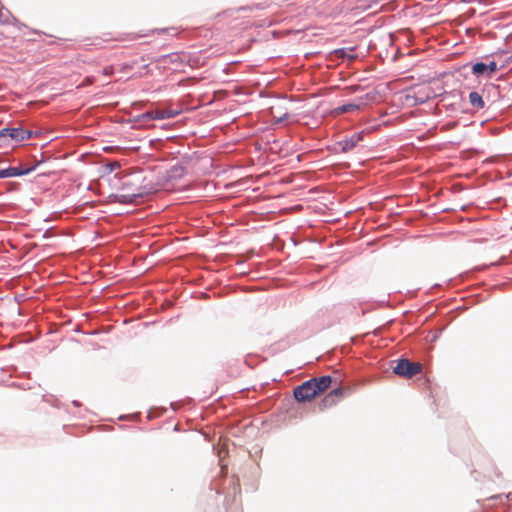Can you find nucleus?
Segmentation results:
<instances>
[{
	"label": "nucleus",
	"instance_id": "1",
	"mask_svg": "<svg viewBox=\"0 0 512 512\" xmlns=\"http://www.w3.org/2000/svg\"><path fill=\"white\" fill-rule=\"evenodd\" d=\"M139 176H133L123 181V194L118 196V201L122 204H138L144 197L153 192V187L146 185H137Z\"/></svg>",
	"mask_w": 512,
	"mask_h": 512
},
{
	"label": "nucleus",
	"instance_id": "2",
	"mask_svg": "<svg viewBox=\"0 0 512 512\" xmlns=\"http://www.w3.org/2000/svg\"><path fill=\"white\" fill-rule=\"evenodd\" d=\"M393 371L399 376L411 378L422 371V364L419 362H411L408 359H401L397 362Z\"/></svg>",
	"mask_w": 512,
	"mask_h": 512
},
{
	"label": "nucleus",
	"instance_id": "3",
	"mask_svg": "<svg viewBox=\"0 0 512 512\" xmlns=\"http://www.w3.org/2000/svg\"><path fill=\"white\" fill-rule=\"evenodd\" d=\"M32 131L22 127H5L0 130V139L9 137L14 142H23L32 137Z\"/></svg>",
	"mask_w": 512,
	"mask_h": 512
},
{
	"label": "nucleus",
	"instance_id": "4",
	"mask_svg": "<svg viewBox=\"0 0 512 512\" xmlns=\"http://www.w3.org/2000/svg\"><path fill=\"white\" fill-rule=\"evenodd\" d=\"M294 398L300 403H305L319 395L311 380L305 381L294 389Z\"/></svg>",
	"mask_w": 512,
	"mask_h": 512
},
{
	"label": "nucleus",
	"instance_id": "5",
	"mask_svg": "<svg viewBox=\"0 0 512 512\" xmlns=\"http://www.w3.org/2000/svg\"><path fill=\"white\" fill-rule=\"evenodd\" d=\"M35 168H36V165L29 166V167L17 166V167H8V168L0 169V179L27 175V174L31 173L32 171H34Z\"/></svg>",
	"mask_w": 512,
	"mask_h": 512
},
{
	"label": "nucleus",
	"instance_id": "6",
	"mask_svg": "<svg viewBox=\"0 0 512 512\" xmlns=\"http://www.w3.org/2000/svg\"><path fill=\"white\" fill-rule=\"evenodd\" d=\"M157 61L166 62L169 64H178V63H188L190 62V58L185 53H171L168 55H163Z\"/></svg>",
	"mask_w": 512,
	"mask_h": 512
},
{
	"label": "nucleus",
	"instance_id": "7",
	"mask_svg": "<svg viewBox=\"0 0 512 512\" xmlns=\"http://www.w3.org/2000/svg\"><path fill=\"white\" fill-rule=\"evenodd\" d=\"M313 386L315 387L318 394L323 393L327 388L330 387L332 383V377L329 375H324L317 378L310 379Z\"/></svg>",
	"mask_w": 512,
	"mask_h": 512
},
{
	"label": "nucleus",
	"instance_id": "8",
	"mask_svg": "<svg viewBox=\"0 0 512 512\" xmlns=\"http://www.w3.org/2000/svg\"><path fill=\"white\" fill-rule=\"evenodd\" d=\"M342 395V392L340 389H334L331 391L328 395L324 397V399L321 402L320 408L324 409L327 407H330L335 404L337 399Z\"/></svg>",
	"mask_w": 512,
	"mask_h": 512
},
{
	"label": "nucleus",
	"instance_id": "9",
	"mask_svg": "<svg viewBox=\"0 0 512 512\" xmlns=\"http://www.w3.org/2000/svg\"><path fill=\"white\" fill-rule=\"evenodd\" d=\"M497 67L498 66H472V72L477 77L485 75L487 78H490L498 70Z\"/></svg>",
	"mask_w": 512,
	"mask_h": 512
},
{
	"label": "nucleus",
	"instance_id": "10",
	"mask_svg": "<svg viewBox=\"0 0 512 512\" xmlns=\"http://www.w3.org/2000/svg\"><path fill=\"white\" fill-rule=\"evenodd\" d=\"M185 168L181 164H175L167 170L169 180H177L183 177Z\"/></svg>",
	"mask_w": 512,
	"mask_h": 512
},
{
	"label": "nucleus",
	"instance_id": "11",
	"mask_svg": "<svg viewBox=\"0 0 512 512\" xmlns=\"http://www.w3.org/2000/svg\"><path fill=\"white\" fill-rule=\"evenodd\" d=\"M178 111L168 110V109H158L155 110V118L157 120L171 119L178 115Z\"/></svg>",
	"mask_w": 512,
	"mask_h": 512
},
{
	"label": "nucleus",
	"instance_id": "12",
	"mask_svg": "<svg viewBox=\"0 0 512 512\" xmlns=\"http://www.w3.org/2000/svg\"><path fill=\"white\" fill-rule=\"evenodd\" d=\"M470 104L476 109H482L484 107V101L481 95L477 92H471L469 94Z\"/></svg>",
	"mask_w": 512,
	"mask_h": 512
},
{
	"label": "nucleus",
	"instance_id": "13",
	"mask_svg": "<svg viewBox=\"0 0 512 512\" xmlns=\"http://www.w3.org/2000/svg\"><path fill=\"white\" fill-rule=\"evenodd\" d=\"M138 120L143 122V123H146V122L151 121V120H157L155 118V110L146 111L145 113L141 114L138 117Z\"/></svg>",
	"mask_w": 512,
	"mask_h": 512
},
{
	"label": "nucleus",
	"instance_id": "14",
	"mask_svg": "<svg viewBox=\"0 0 512 512\" xmlns=\"http://www.w3.org/2000/svg\"><path fill=\"white\" fill-rule=\"evenodd\" d=\"M277 109V107H271V114L273 115V117L276 119V123H283L285 121H287L289 119V114L288 113H283L281 114L279 117L276 116L275 114V110Z\"/></svg>",
	"mask_w": 512,
	"mask_h": 512
},
{
	"label": "nucleus",
	"instance_id": "15",
	"mask_svg": "<svg viewBox=\"0 0 512 512\" xmlns=\"http://www.w3.org/2000/svg\"><path fill=\"white\" fill-rule=\"evenodd\" d=\"M166 411V408H153L149 411L148 417L153 418L156 416H161Z\"/></svg>",
	"mask_w": 512,
	"mask_h": 512
},
{
	"label": "nucleus",
	"instance_id": "16",
	"mask_svg": "<svg viewBox=\"0 0 512 512\" xmlns=\"http://www.w3.org/2000/svg\"><path fill=\"white\" fill-rule=\"evenodd\" d=\"M352 108V103H347L345 105H342L336 109L339 113H344L349 111Z\"/></svg>",
	"mask_w": 512,
	"mask_h": 512
},
{
	"label": "nucleus",
	"instance_id": "17",
	"mask_svg": "<svg viewBox=\"0 0 512 512\" xmlns=\"http://www.w3.org/2000/svg\"><path fill=\"white\" fill-rule=\"evenodd\" d=\"M113 70H114V66L112 65H109V66H104L103 67V74L106 75V76H109L113 73Z\"/></svg>",
	"mask_w": 512,
	"mask_h": 512
},
{
	"label": "nucleus",
	"instance_id": "18",
	"mask_svg": "<svg viewBox=\"0 0 512 512\" xmlns=\"http://www.w3.org/2000/svg\"><path fill=\"white\" fill-rule=\"evenodd\" d=\"M352 148V139L351 140H345L344 145L342 146L343 151L350 150Z\"/></svg>",
	"mask_w": 512,
	"mask_h": 512
},
{
	"label": "nucleus",
	"instance_id": "19",
	"mask_svg": "<svg viewBox=\"0 0 512 512\" xmlns=\"http://www.w3.org/2000/svg\"><path fill=\"white\" fill-rule=\"evenodd\" d=\"M353 59H354V61H357V60L361 61L362 60V58H360L358 54H355L353 56Z\"/></svg>",
	"mask_w": 512,
	"mask_h": 512
},
{
	"label": "nucleus",
	"instance_id": "20",
	"mask_svg": "<svg viewBox=\"0 0 512 512\" xmlns=\"http://www.w3.org/2000/svg\"><path fill=\"white\" fill-rule=\"evenodd\" d=\"M72 404H73L74 406H76V407H79V406L81 405V404H80V402H79V401H76V400H75V401H73V402H72Z\"/></svg>",
	"mask_w": 512,
	"mask_h": 512
},
{
	"label": "nucleus",
	"instance_id": "21",
	"mask_svg": "<svg viewBox=\"0 0 512 512\" xmlns=\"http://www.w3.org/2000/svg\"><path fill=\"white\" fill-rule=\"evenodd\" d=\"M170 406H171V408H172V409L176 410V403L172 402V403L170 404Z\"/></svg>",
	"mask_w": 512,
	"mask_h": 512
},
{
	"label": "nucleus",
	"instance_id": "22",
	"mask_svg": "<svg viewBox=\"0 0 512 512\" xmlns=\"http://www.w3.org/2000/svg\"><path fill=\"white\" fill-rule=\"evenodd\" d=\"M2 16H3V14H2V11L0 10V22H2Z\"/></svg>",
	"mask_w": 512,
	"mask_h": 512
},
{
	"label": "nucleus",
	"instance_id": "23",
	"mask_svg": "<svg viewBox=\"0 0 512 512\" xmlns=\"http://www.w3.org/2000/svg\"><path fill=\"white\" fill-rule=\"evenodd\" d=\"M229 64H233V65H236V64H239V62H237V61H234V62H230Z\"/></svg>",
	"mask_w": 512,
	"mask_h": 512
}]
</instances>
